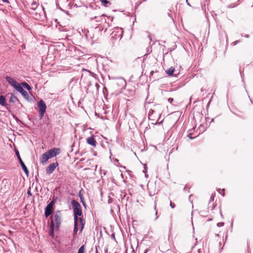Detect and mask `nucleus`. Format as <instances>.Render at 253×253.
<instances>
[{"mask_svg": "<svg viewBox=\"0 0 253 253\" xmlns=\"http://www.w3.org/2000/svg\"><path fill=\"white\" fill-rule=\"evenodd\" d=\"M71 205L74 211V221H78V216L82 215L81 206L79 202L75 200H72Z\"/></svg>", "mask_w": 253, "mask_h": 253, "instance_id": "1", "label": "nucleus"}, {"mask_svg": "<svg viewBox=\"0 0 253 253\" xmlns=\"http://www.w3.org/2000/svg\"><path fill=\"white\" fill-rule=\"evenodd\" d=\"M60 224V222H48L49 235L51 238H54V232L58 230Z\"/></svg>", "mask_w": 253, "mask_h": 253, "instance_id": "2", "label": "nucleus"}, {"mask_svg": "<svg viewBox=\"0 0 253 253\" xmlns=\"http://www.w3.org/2000/svg\"><path fill=\"white\" fill-rule=\"evenodd\" d=\"M123 30L120 27H116L111 34V38L115 40L121 39L123 37Z\"/></svg>", "mask_w": 253, "mask_h": 253, "instance_id": "3", "label": "nucleus"}, {"mask_svg": "<svg viewBox=\"0 0 253 253\" xmlns=\"http://www.w3.org/2000/svg\"><path fill=\"white\" fill-rule=\"evenodd\" d=\"M37 106L39 110L40 119H42L45 112L46 106L45 102L42 99L38 102Z\"/></svg>", "mask_w": 253, "mask_h": 253, "instance_id": "4", "label": "nucleus"}, {"mask_svg": "<svg viewBox=\"0 0 253 253\" xmlns=\"http://www.w3.org/2000/svg\"><path fill=\"white\" fill-rule=\"evenodd\" d=\"M15 153H16V155L17 157V158L19 161V163H20L23 170L24 171L26 175L27 176H29V170H28L27 168L26 167V166H25V164L23 162L22 160L21 159L19 151L17 150H16Z\"/></svg>", "mask_w": 253, "mask_h": 253, "instance_id": "5", "label": "nucleus"}, {"mask_svg": "<svg viewBox=\"0 0 253 253\" xmlns=\"http://www.w3.org/2000/svg\"><path fill=\"white\" fill-rule=\"evenodd\" d=\"M50 158L56 157L60 154V149L59 148L54 147L46 152Z\"/></svg>", "mask_w": 253, "mask_h": 253, "instance_id": "6", "label": "nucleus"}, {"mask_svg": "<svg viewBox=\"0 0 253 253\" xmlns=\"http://www.w3.org/2000/svg\"><path fill=\"white\" fill-rule=\"evenodd\" d=\"M58 163L57 162L52 163L49 165L46 169V173L47 174H50L55 170L56 168L58 167Z\"/></svg>", "mask_w": 253, "mask_h": 253, "instance_id": "7", "label": "nucleus"}, {"mask_svg": "<svg viewBox=\"0 0 253 253\" xmlns=\"http://www.w3.org/2000/svg\"><path fill=\"white\" fill-rule=\"evenodd\" d=\"M79 228H80V231L82 232L83 229L84 228V224L83 222H75L74 229V236H77V232L79 230Z\"/></svg>", "mask_w": 253, "mask_h": 253, "instance_id": "8", "label": "nucleus"}, {"mask_svg": "<svg viewBox=\"0 0 253 253\" xmlns=\"http://www.w3.org/2000/svg\"><path fill=\"white\" fill-rule=\"evenodd\" d=\"M155 115V112L153 110L151 109L149 111V119L150 120H152L153 121L152 123V124H161L162 123V121H161L160 123H158V120L156 119Z\"/></svg>", "mask_w": 253, "mask_h": 253, "instance_id": "9", "label": "nucleus"}, {"mask_svg": "<svg viewBox=\"0 0 253 253\" xmlns=\"http://www.w3.org/2000/svg\"><path fill=\"white\" fill-rule=\"evenodd\" d=\"M50 159L46 152L43 153L40 158V162L42 165H45L47 161Z\"/></svg>", "mask_w": 253, "mask_h": 253, "instance_id": "10", "label": "nucleus"}, {"mask_svg": "<svg viewBox=\"0 0 253 253\" xmlns=\"http://www.w3.org/2000/svg\"><path fill=\"white\" fill-rule=\"evenodd\" d=\"M215 196V193L211 194V198H210V200L209 203V208H209V209H210L211 211L213 210L215 207V206L214 205V204H213V201H214Z\"/></svg>", "mask_w": 253, "mask_h": 253, "instance_id": "11", "label": "nucleus"}, {"mask_svg": "<svg viewBox=\"0 0 253 253\" xmlns=\"http://www.w3.org/2000/svg\"><path fill=\"white\" fill-rule=\"evenodd\" d=\"M86 142L88 144H89L93 147H95L97 144V142H96L94 136H91L90 137H87L86 138Z\"/></svg>", "mask_w": 253, "mask_h": 253, "instance_id": "12", "label": "nucleus"}, {"mask_svg": "<svg viewBox=\"0 0 253 253\" xmlns=\"http://www.w3.org/2000/svg\"><path fill=\"white\" fill-rule=\"evenodd\" d=\"M5 79L8 84L13 87H15V86L18 84V83H17L15 79L10 77L7 76Z\"/></svg>", "mask_w": 253, "mask_h": 253, "instance_id": "13", "label": "nucleus"}, {"mask_svg": "<svg viewBox=\"0 0 253 253\" xmlns=\"http://www.w3.org/2000/svg\"><path fill=\"white\" fill-rule=\"evenodd\" d=\"M61 219V213L60 211H58L52 216L51 221H60Z\"/></svg>", "mask_w": 253, "mask_h": 253, "instance_id": "14", "label": "nucleus"}, {"mask_svg": "<svg viewBox=\"0 0 253 253\" xmlns=\"http://www.w3.org/2000/svg\"><path fill=\"white\" fill-rule=\"evenodd\" d=\"M52 212V209H50L49 207H46L45 210V216L46 217L48 216Z\"/></svg>", "mask_w": 253, "mask_h": 253, "instance_id": "15", "label": "nucleus"}, {"mask_svg": "<svg viewBox=\"0 0 253 253\" xmlns=\"http://www.w3.org/2000/svg\"><path fill=\"white\" fill-rule=\"evenodd\" d=\"M174 71H175L174 68H173V67H171L170 68H169L166 71V73L169 76H172V75H173V74Z\"/></svg>", "mask_w": 253, "mask_h": 253, "instance_id": "16", "label": "nucleus"}, {"mask_svg": "<svg viewBox=\"0 0 253 253\" xmlns=\"http://www.w3.org/2000/svg\"><path fill=\"white\" fill-rule=\"evenodd\" d=\"M0 104L3 106H5L6 105L5 98V97L3 95L0 96Z\"/></svg>", "mask_w": 253, "mask_h": 253, "instance_id": "17", "label": "nucleus"}, {"mask_svg": "<svg viewBox=\"0 0 253 253\" xmlns=\"http://www.w3.org/2000/svg\"><path fill=\"white\" fill-rule=\"evenodd\" d=\"M101 3L105 6L107 7L111 5V2L108 0H100Z\"/></svg>", "mask_w": 253, "mask_h": 253, "instance_id": "18", "label": "nucleus"}, {"mask_svg": "<svg viewBox=\"0 0 253 253\" xmlns=\"http://www.w3.org/2000/svg\"><path fill=\"white\" fill-rule=\"evenodd\" d=\"M14 88L20 93L22 92L24 90L22 86H21L19 83L18 84H17L16 86H15Z\"/></svg>", "mask_w": 253, "mask_h": 253, "instance_id": "19", "label": "nucleus"}, {"mask_svg": "<svg viewBox=\"0 0 253 253\" xmlns=\"http://www.w3.org/2000/svg\"><path fill=\"white\" fill-rule=\"evenodd\" d=\"M9 101L10 102L15 103L16 101H18V99L17 97L12 94L11 95Z\"/></svg>", "mask_w": 253, "mask_h": 253, "instance_id": "20", "label": "nucleus"}, {"mask_svg": "<svg viewBox=\"0 0 253 253\" xmlns=\"http://www.w3.org/2000/svg\"><path fill=\"white\" fill-rule=\"evenodd\" d=\"M21 93L22 94V95L27 99H29L30 96L28 94V93L25 90H24Z\"/></svg>", "mask_w": 253, "mask_h": 253, "instance_id": "21", "label": "nucleus"}, {"mask_svg": "<svg viewBox=\"0 0 253 253\" xmlns=\"http://www.w3.org/2000/svg\"><path fill=\"white\" fill-rule=\"evenodd\" d=\"M22 85L28 90H30L31 89V86L26 83H23L22 84Z\"/></svg>", "mask_w": 253, "mask_h": 253, "instance_id": "22", "label": "nucleus"}, {"mask_svg": "<svg viewBox=\"0 0 253 253\" xmlns=\"http://www.w3.org/2000/svg\"><path fill=\"white\" fill-rule=\"evenodd\" d=\"M85 247L84 245L82 246L78 250V253H84Z\"/></svg>", "mask_w": 253, "mask_h": 253, "instance_id": "23", "label": "nucleus"}, {"mask_svg": "<svg viewBox=\"0 0 253 253\" xmlns=\"http://www.w3.org/2000/svg\"><path fill=\"white\" fill-rule=\"evenodd\" d=\"M79 197H80V199H81V202H82V203L83 204V205L84 206H85V202H84V197H83V196L82 194H81V193H79Z\"/></svg>", "mask_w": 253, "mask_h": 253, "instance_id": "24", "label": "nucleus"}, {"mask_svg": "<svg viewBox=\"0 0 253 253\" xmlns=\"http://www.w3.org/2000/svg\"><path fill=\"white\" fill-rule=\"evenodd\" d=\"M169 205L172 209H173L175 207L174 203H172L171 201H170Z\"/></svg>", "mask_w": 253, "mask_h": 253, "instance_id": "25", "label": "nucleus"}, {"mask_svg": "<svg viewBox=\"0 0 253 253\" xmlns=\"http://www.w3.org/2000/svg\"><path fill=\"white\" fill-rule=\"evenodd\" d=\"M53 203V201H52L49 204H48L46 207H49L50 209H52Z\"/></svg>", "mask_w": 253, "mask_h": 253, "instance_id": "26", "label": "nucleus"}, {"mask_svg": "<svg viewBox=\"0 0 253 253\" xmlns=\"http://www.w3.org/2000/svg\"><path fill=\"white\" fill-rule=\"evenodd\" d=\"M223 225H224V222H218L217 223V226L218 227H221V226H223Z\"/></svg>", "mask_w": 253, "mask_h": 253, "instance_id": "27", "label": "nucleus"}, {"mask_svg": "<svg viewBox=\"0 0 253 253\" xmlns=\"http://www.w3.org/2000/svg\"><path fill=\"white\" fill-rule=\"evenodd\" d=\"M173 101V99L172 98H169L168 99V101L171 104L172 103Z\"/></svg>", "mask_w": 253, "mask_h": 253, "instance_id": "28", "label": "nucleus"}, {"mask_svg": "<svg viewBox=\"0 0 253 253\" xmlns=\"http://www.w3.org/2000/svg\"><path fill=\"white\" fill-rule=\"evenodd\" d=\"M240 41H236L235 42H234L232 43V44L233 45H236L237 43L239 42Z\"/></svg>", "mask_w": 253, "mask_h": 253, "instance_id": "29", "label": "nucleus"}, {"mask_svg": "<svg viewBox=\"0 0 253 253\" xmlns=\"http://www.w3.org/2000/svg\"><path fill=\"white\" fill-rule=\"evenodd\" d=\"M97 18H99V19H100V18H101V16H100V17H96V16H95V17H92V18H91V20H93V19H97Z\"/></svg>", "mask_w": 253, "mask_h": 253, "instance_id": "30", "label": "nucleus"}, {"mask_svg": "<svg viewBox=\"0 0 253 253\" xmlns=\"http://www.w3.org/2000/svg\"><path fill=\"white\" fill-rule=\"evenodd\" d=\"M98 248H99V246H96V253H99L98 251Z\"/></svg>", "mask_w": 253, "mask_h": 253, "instance_id": "31", "label": "nucleus"}, {"mask_svg": "<svg viewBox=\"0 0 253 253\" xmlns=\"http://www.w3.org/2000/svg\"><path fill=\"white\" fill-rule=\"evenodd\" d=\"M27 194H28V195H30V196L32 195L31 192V191L30 190H28Z\"/></svg>", "mask_w": 253, "mask_h": 253, "instance_id": "32", "label": "nucleus"}, {"mask_svg": "<svg viewBox=\"0 0 253 253\" xmlns=\"http://www.w3.org/2000/svg\"><path fill=\"white\" fill-rule=\"evenodd\" d=\"M188 137L190 139H193V138H194V137H192V136H191V134H188Z\"/></svg>", "mask_w": 253, "mask_h": 253, "instance_id": "33", "label": "nucleus"}, {"mask_svg": "<svg viewBox=\"0 0 253 253\" xmlns=\"http://www.w3.org/2000/svg\"><path fill=\"white\" fill-rule=\"evenodd\" d=\"M3 2H6V3H8L9 1L8 0H1Z\"/></svg>", "mask_w": 253, "mask_h": 253, "instance_id": "34", "label": "nucleus"}, {"mask_svg": "<svg viewBox=\"0 0 253 253\" xmlns=\"http://www.w3.org/2000/svg\"><path fill=\"white\" fill-rule=\"evenodd\" d=\"M153 74H154V71H151L150 73V75L152 76L153 75Z\"/></svg>", "mask_w": 253, "mask_h": 253, "instance_id": "35", "label": "nucleus"}, {"mask_svg": "<svg viewBox=\"0 0 253 253\" xmlns=\"http://www.w3.org/2000/svg\"><path fill=\"white\" fill-rule=\"evenodd\" d=\"M148 251V249H146L145 251V252L144 253H147Z\"/></svg>", "mask_w": 253, "mask_h": 253, "instance_id": "36", "label": "nucleus"}, {"mask_svg": "<svg viewBox=\"0 0 253 253\" xmlns=\"http://www.w3.org/2000/svg\"><path fill=\"white\" fill-rule=\"evenodd\" d=\"M149 193H150V195L151 196H152V195H154V194H152V193H151V192L150 191L149 192Z\"/></svg>", "mask_w": 253, "mask_h": 253, "instance_id": "37", "label": "nucleus"}, {"mask_svg": "<svg viewBox=\"0 0 253 253\" xmlns=\"http://www.w3.org/2000/svg\"><path fill=\"white\" fill-rule=\"evenodd\" d=\"M186 2H187L188 5L190 6V4L189 3L188 0H186Z\"/></svg>", "mask_w": 253, "mask_h": 253, "instance_id": "38", "label": "nucleus"}, {"mask_svg": "<svg viewBox=\"0 0 253 253\" xmlns=\"http://www.w3.org/2000/svg\"><path fill=\"white\" fill-rule=\"evenodd\" d=\"M236 5H233V6H228V7H235Z\"/></svg>", "mask_w": 253, "mask_h": 253, "instance_id": "39", "label": "nucleus"}, {"mask_svg": "<svg viewBox=\"0 0 253 253\" xmlns=\"http://www.w3.org/2000/svg\"><path fill=\"white\" fill-rule=\"evenodd\" d=\"M245 37H246V38H249V35H246L245 36Z\"/></svg>", "mask_w": 253, "mask_h": 253, "instance_id": "40", "label": "nucleus"}, {"mask_svg": "<svg viewBox=\"0 0 253 253\" xmlns=\"http://www.w3.org/2000/svg\"><path fill=\"white\" fill-rule=\"evenodd\" d=\"M80 221H82V219L81 218H80Z\"/></svg>", "mask_w": 253, "mask_h": 253, "instance_id": "41", "label": "nucleus"}, {"mask_svg": "<svg viewBox=\"0 0 253 253\" xmlns=\"http://www.w3.org/2000/svg\"><path fill=\"white\" fill-rule=\"evenodd\" d=\"M96 28H99V30L101 29V27H96Z\"/></svg>", "mask_w": 253, "mask_h": 253, "instance_id": "42", "label": "nucleus"}, {"mask_svg": "<svg viewBox=\"0 0 253 253\" xmlns=\"http://www.w3.org/2000/svg\"><path fill=\"white\" fill-rule=\"evenodd\" d=\"M159 116H160V114H157V117H158Z\"/></svg>", "mask_w": 253, "mask_h": 253, "instance_id": "43", "label": "nucleus"}]
</instances>
